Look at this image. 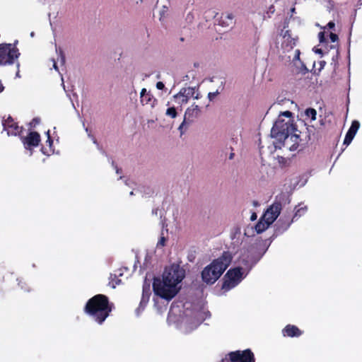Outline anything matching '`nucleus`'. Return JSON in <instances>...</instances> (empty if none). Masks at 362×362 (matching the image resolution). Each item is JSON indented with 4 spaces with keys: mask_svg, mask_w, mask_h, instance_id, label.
<instances>
[{
    "mask_svg": "<svg viewBox=\"0 0 362 362\" xmlns=\"http://www.w3.org/2000/svg\"><path fill=\"white\" fill-rule=\"evenodd\" d=\"M221 362H256V359L252 350L247 349L229 352Z\"/></svg>",
    "mask_w": 362,
    "mask_h": 362,
    "instance_id": "obj_7",
    "label": "nucleus"
},
{
    "mask_svg": "<svg viewBox=\"0 0 362 362\" xmlns=\"http://www.w3.org/2000/svg\"><path fill=\"white\" fill-rule=\"evenodd\" d=\"M151 294V293L150 284L145 283L143 285L142 297L141 298H145L149 300Z\"/></svg>",
    "mask_w": 362,
    "mask_h": 362,
    "instance_id": "obj_20",
    "label": "nucleus"
},
{
    "mask_svg": "<svg viewBox=\"0 0 362 362\" xmlns=\"http://www.w3.org/2000/svg\"><path fill=\"white\" fill-rule=\"evenodd\" d=\"M316 52H317V53H322V50H321L320 49H317V50L316 51Z\"/></svg>",
    "mask_w": 362,
    "mask_h": 362,
    "instance_id": "obj_44",
    "label": "nucleus"
},
{
    "mask_svg": "<svg viewBox=\"0 0 362 362\" xmlns=\"http://www.w3.org/2000/svg\"><path fill=\"white\" fill-rule=\"evenodd\" d=\"M114 305L107 296L97 294L90 298L86 303L83 311L99 325H102L111 313Z\"/></svg>",
    "mask_w": 362,
    "mask_h": 362,
    "instance_id": "obj_2",
    "label": "nucleus"
},
{
    "mask_svg": "<svg viewBox=\"0 0 362 362\" xmlns=\"http://www.w3.org/2000/svg\"><path fill=\"white\" fill-rule=\"evenodd\" d=\"M243 268L238 267L230 269L223 277L222 290L228 291L235 287L243 279Z\"/></svg>",
    "mask_w": 362,
    "mask_h": 362,
    "instance_id": "obj_6",
    "label": "nucleus"
},
{
    "mask_svg": "<svg viewBox=\"0 0 362 362\" xmlns=\"http://www.w3.org/2000/svg\"><path fill=\"white\" fill-rule=\"evenodd\" d=\"M4 90V86L2 84L1 81H0V93L3 92Z\"/></svg>",
    "mask_w": 362,
    "mask_h": 362,
    "instance_id": "obj_40",
    "label": "nucleus"
},
{
    "mask_svg": "<svg viewBox=\"0 0 362 362\" xmlns=\"http://www.w3.org/2000/svg\"><path fill=\"white\" fill-rule=\"evenodd\" d=\"M354 136H355L354 134L347 132L344 140V144L349 145L352 141Z\"/></svg>",
    "mask_w": 362,
    "mask_h": 362,
    "instance_id": "obj_25",
    "label": "nucleus"
},
{
    "mask_svg": "<svg viewBox=\"0 0 362 362\" xmlns=\"http://www.w3.org/2000/svg\"><path fill=\"white\" fill-rule=\"evenodd\" d=\"M272 223H269L267 220H265L264 217H262L257 223L255 225V230L257 233L264 232Z\"/></svg>",
    "mask_w": 362,
    "mask_h": 362,
    "instance_id": "obj_19",
    "label": "nucleus"
},
{
    "mask_svg": "<svg viewBox=\"0 0 362 362\" xmlns=\"http://www.w3.org/2000/svg\"><path fill=\"white\" fill-rule=\"evenodd\" d=\"M329 38L332 42H334L338 40V35L335 33H330Z\"/></svg>",
    "mask_w": 362,
    "mask_h": 362,
    "instance_id": "obj_27",
    "label": "nucleus"
},
{
    "mask_svg": "<svg viewBox=\"0 0 362 362\" xmlns=\"http://www.w3.org/2000/svg\"><path fill=\"white\" fill-rule=\"evenodd\" d=\"M256 218H257V215H256V214H255V213H254V214L252 215V216H251V219H252V220H255V219H256Z\"/></svg>",
    "mask_w": 362,
    "mask_h": 362,
    "instance_id": "obj_43",
    "label": "nucleus"
},
{
    "mask_svg": "<svg viewBox=\"0 0 362 362\" xmlns=\"http://www.w3.org/2000/svg\"><path fill=\"white\" fill-rule=\"evenodd\" d=\"M166 238L163 236V233L162 232L161 236L158 242L157 245L163 247L165 245Z\"/></svg>",
    "mask_w": 362,
    "mask_h": 362,
    "instance_id": "obj_26",
    "label": "nucleus"
},
{
    "mask_svg": "<svg viewBox=\"0 0 362 362\" xmlns=\"http://www.w3.org/2000/svg\"><path fill=\"white\" fill-rule=\"evenodd\" d=\"M40 123V119L39 118H33L32 122H30V125L35 126L36 124Z\"/></svg>",
    "mask_w": 362,
    "mask_h": 362,
    "instance_id": "obj_35",
    "label": "nucleus"
},
{
    "mask_svg": "<svg viewBox=\"0 0 362 362\" xmlns=\"http://www.w3.org/2000/svg\"><path fill=\"white\" fill-rule=\"evenodd\" d=\"M185 276V271L179 264H172L166 268L163 274V279L155 277L153 290L156 295L165 300H171L178 293L176 286Z\"/></svg>",
    "mask_w": 362,
    "mask_h": 362,
    "instance_id": "obj_1",
    "label": "nucleus"
},
{
    "mask_svg": "<svg viewBox=\"0 0 362 362\" xmlns=\"http://www.w3.org/2000/svg\"><path fill=\"white\" fill-rule=\"evenodd\" d=\"M280 116L281 117L286 116V117H288L289 119H291V117L292 116V113L290 111H285V112H282V114Z\"/></svg>",
    "mask_w": 362,
    "mask_h": 362,
    "instance_id": "obj_34",
    "label": "nucleus"
},
{
    "mask_svg": "<svg viewBox=\"0 0 362 362\" xmlns=\"http://www.w3.org/2000/svg\"><path fill=\"white\" fill-rule=\"evenodd\" d=\"M114 279H115V281H112V288H115L116 285H119L121 283V280L118 279L116 276V275L114 276Z\"/></svg>",
    "mask_w": 362,
    "mask_h": 362,
    "instance_id": "obj_30",
    "label": "nucleus"
},
{
    "mask_svg": "<svg viewBox=\"0 0 362 362\" xmlns=\"http://www.w3.org/2000/svg\"><path fill=\"white\" fill-rule=\"evenodd\" d=\"M298 37H293L290 30H286L284 35V42L282 46L288 51L291 50L296 45Z\"/></svg>",
    "mask_w": 362,
    "mask_h": 362,
    "instance_id": "obj_13",
    "label": "nucleus"
},
{
    "mask_svg": "<svg viewBox=\"0 0 362 362\" xmlns=\"http://www.w3.org/2000/svg\"><path fill=\"white\" fill-rule=\"evenodd\" d=\"M24 147L26 149H32L33 148L38 146L41 139L40 135L37 132H30L26 136H20Z\"/></svg>",
    "mask_w": 362,
    "mask_h": 362,
    "instance_id": "obj_10",
    "label": "nucleus"
},
{
    "mask_svg": "<svg viewBox=\"0 0 362 362\" xmlns=\"http://www.w3.org/2000/svg\"><path fill=\"white\" fill-rule=\"evenodd\" d=\"M300 54V50L299 49H296V55H295L293 59H299Z\"/></svg>",
    "mask_w": 362,
    "mask_h": 362,
    "instance_id": "obj_39",
    "label": "nucleus"
},
{
    "mask_svg": "<svg viewBox=\"0 0 362 362\" xmlns=\"http://www.w3.org/2000/svg\"><path fill=\"white\" fill-rule=\"evenodd\" d=\"M186 88H182L178 93L174 95L175 101H177L180 104L187 103L189 100L188 95L189 94V93H187V94H186Z\"/></svg>",
    "mask_w": 362,
    "mask_h": 362,
    "instance_id": "obj_17",
    "label": "nucleus"
},
{
    "mask_svg": "<svg viewBox=\"0 0 362 362\" xmlns=\"http://www.w3.org/2000/svg\"><path fill=\"white\" fill-rule=\"evenodd\" d=\"M53 67L55 70L58 71V66L57 65V63L54 61Z\"/></svg>",
    "mask_w": 362,
    "mask_h": 362,
    "instance_id": "obj_41",
    "label": "nucleus"
},
{
    "mask_svg": "<svg viewBox=\"0 0 362 362\" xmlns=\"http://www.w3.org/2000/svg\"><path fill=\"white\" fill-rule=\"evenodd\" d=\"M234 16L232 13H223L219 20V25L222 26H229L233 24Z\"/></svg>",
    "mask_w": 362,
    "mask_h": 362,
    "instance_id": "obj_18",
    "label": "nucleus"
},
{
    "mask_svg": "<svg viewBox=\"0 0 362 362\" xmlns=\"http://www.w3.org/2000/svg\"><path fill=\"white\" fill-rule=\"evenodd\" d=\"M307 211V207L306 206H304V207H300L298 209H296V212H295V214L293 216V218L296 221L297 220V217H300L303 215L305 214V213Z\"/></svg>",
    "mask_w": 362,
    "mask_h": 362,
    "instance_id": "obj_22",
    "label": "nucleus"
},
{
    "mask_svg": "<svg viewBox=\"0 0 362 362\" xmlns=\"http://www.w3.org/2000/svg\"><path fill=\"white\" fill-rule=\"evenodd\" d=\"M16 66H17V71H16V76L17 78H21L20 70H19V67H20L19 62H17Z\"/></svg>",
    "mask_w": 362,
    "mask_h": 362,
    "instance_id": "obj_38",
    "label": "nucleus"
},
{
    "mask_svg": "<svg viewBox=\"0 0 362 362\" xmlns=\"http://www.w3.org/2000/svg\"><path fill=\"white\" fill-rule=\"evenodd\" d=\"M234 156H235L234 153H233V152L230 153L229 155V159L232 160L234 158Z\"/></svg>",
    "mask_w": 362,
    "mask_h": 362,
    "instance_id": "obj_42",
    "label": "nucleus"
},
{
    "mask_svg": "<svg viewBox=\"0 0 362 362\" xmlns=\"http://www.w3.org/2000/svg\"><path fill=\"white\" fill-rule=\"evenodd\" d=\"M117 173H119V170L118 168H117Z\"/></svg>",
    "mask_w": 362,
    "mask_h": 362,
    "instance_id": "obj_45",
    "label": "nucleus"
},
{
    "mask_svg": "<svg viewBox=\"0 0 362 362\" xmlns=\"http://www.w3.org/2000/svg\"><path fill=\"white\" fill-rule=\"evenodd\" d=\"M291 11H292V12H294L295 8H292V9H291Z\"/></svg>",
    "mask_w": 362,
    "mask_h": 362,
    "instance_id": "obj_46",
    "label": "nucleus"
},
{
    "mask_svg": "<svg viewBox=\"0 0 362 362\" xmlns=\"http://www.w3.org/2000/svg\"><path fill=\"white\" fill-rule=\"evenodd\" d=\"M156 88L158 90H163L165 88V85H164V83L163 82L158 81L156 83Z\"/></svg>",
    "mask_w": 362,
    "mask_h": 362,
    "instance_id": "obj_32",
    "label": "nucleus"
},
{
    "mask_svg": "<svg viewBox=\"0 0 362 362\" xmlns=\"http://www.w3.org/2000/svg\"><path fill=\"white\" fill-rule=\"evenodd\" d=\"M46 134H47V139L46 142L49 144V146H51L52 145V144H53V140L51 138L49 130H48Z\"/></svg>",
    "mask_w": 362,
    "mask_h": 362,
    "instance_id": "obj_28",
    "label": "nucleus"
},
{
    "mask_svg": "<svg viewBox=\"0 0 362 362\" xmlns=\"http://www.w3.org/2000/svg\"><path fill=\"white\" fill-rule=\"evenodd\" d=\"M303 334V332L296 325H287L282 329V334L287 337H298Z\"/></svg>",
    "mask_w": 362,
    "mask_h": 362,
    "instance_id": "obj_14",
    "label": "nucleus"
},
{
    "mask_svg": "<svg viewBox=\"0 0 362 362\" xmlns=\"http://www.w3.org/2000/svg\"><path fill=\"white\" fill-rule=\"evenodd\" d=\"M2 125L4 130L7 132L8 136H21L23 127H19L11 116H8L6 119L2 122Z\"/></svg>",
    "mask_w": 362,
    "mask_h": 362,
    "instance_id": "obj_9",
    "label": "nucleus"
},
{
    "mask_svg": "<svg viewBox=\"0 0 362 362\" xmlns=\"http://www.w3.org/2000/svg\"><path fill=\"white\" fill-rule=\"evenodd\" d=\"M232 255L224 251L217 259H214L202 272V279L207 284H214L225 272L232 261Z\"/></svg>",
    "mask_w": 362,
    "mask_h": 362,
    "instance_id": "obj_3",
    "label": "nucleus"
},
{
    "mask_svg": "<svg viewBox=\"0 0 362 362\" xmlns=\"http://www.w3.org/2000/svg\"><path fill=\"white\" fill-rule=\"evenodd\" d=\"M141 103L143 105H153L154 103V101L156 100L155 98H153V95L150 93V92H147L146 88H143L141 91Z\"/></svg>",
    "mask_w": 362,
    "mask_h": 362,
    "instance_id": "obj_16",
    "label": "nucleus"
},
{
    "mask_svg": "<svg viewBox=\"0 0 362 362\" xmlns=\"http://www.w3.org/2000/svg\"><path fill=\"white\" fill-rule=\"evenodd\" d=\"M201 110L198 105H192V107H189L187 109L185 114V119L183 122L179 127V129H182L184 126L185 122L186 119L192 120L194 118H196L199 115Z\"/></svg>",
    "mask_w": 362,
    "mask_h": 362,
    "instance_id": "obj_15",
    "label": "nucleus"
},
{
    "mask_svg": "<svg viewBox=\"0 0 362 362\" xmlns=\"http://www.w3.org/2000/svg\"><path fill=\"white\" fill-rule=\"evenodd\" d=\"M216 94H218L217 91L215 93H209L208 95L209 100H213L214 98V97L216 95Z\"/></svg>",
    "mask_w": 362,
    "mask_h": 362,
    "instance_id": "obj_37",
    "label": "nucleus"
},
{
    "mask_svg": "<svg viewBox=\"0 0 362 362\" xmlns=\"http://www.w3.org/2000/svg\"><path fill=\"white\" fill-rule=\"evenodd\" d=\"M300 139L299 135L294 133L286 136V138L282 139V140H278L274 141L275 148H286V149L293 151L297 150L299 146Z\"/></svg>",
    "mask_w": 362,
    "mask_h": 362,
    "instance_id": "obj_8",
    "label": "nucleus"
},
{
    "mask_svg": "<svg viewBox=\"0 0 362 362\" xmlns=\"http://www.w3.org/2000/svg\"><path fill=\"white\" fill-rule=\"evenodd\" d=\"M318 37L320 42H325V35L324 32H320L318 34Z\"/></svg>",
    "mask_w": 362,
    "mask_h": 362,
    "instance_id": "obj_29",
    "label": "nucleus"
},
{
    "mask_svg": "<svg viewBox=\"0 0 362 362\" xmlns=\"http://www.w3.org/2000/svg\"><path fill=\"white\" fill-rule=\"evenodd\" d=\"M281 211V204L280 202H274L263 214L262 217L269 221V223L273 222L277 218Z\"/></svg>",
    "mask_w": 362,
    "mask_h": 362,
    "instance_id": "obj_11",
    "label": "nucleus"
},
{
    "mask_svg": "<svg viewBox=\"0 0 362 362\" xmlns=\"http://www.w3.org/2000/svg\"><path fill=\"white\" fill-rule=\"evenodd\" d=\"M148 300H148L145 298H141V300L140 302V307L145 306L148 303Z\"/></svg>",
    "mask_w": 362,
    "mask_h": 362,
    "instance_id": "obj_33",
    "label": "nucleus"
},
{
    "mask_svg": "<svg viewBox=\"0 0 362 362\" xmlns=\"http://www.w3.org/2000/svg\"><path fill=\"white\" fill-rule=\"evenodd\" d=\"M59 56H60V62L62 64H65V56L63 53L62 51H60V53H59Z\"/></svg>",
    "mask_w": 362,
    "mask_h": 362,
    "instance_id": "obj_31",
    "label": "nucleus"
},
{
    "mask_svg": "<svg viewBox=\"0 0 362 362\" xmlns=\"http://www.w3.org/2000/svg\"><path fill=\"white\" fill-rule=\"evenodd\" d=\"M165 114H166L167 116H169L171 118L176 117V116L177 115L176 109L174 107H171L168 108L167 110H166Z\"/></svg>",
    "mask_w": 362,
    "mask_h": 362,
    "instance_id": "obj_24",
    "label": "nucleus"
},
{
    "mask_svg": "<svg viewBox=\"0 0 362 362\" xmlns=\"http://www.w3.org/2000/svg\"><path fill=\"white\" fill-rule=\"evenodd\" d=\"M295 129L293 121L291 119L285 121L281 116H279L272 128L271 136L277 141L292 134Z\"/></svg>",
    "mask_w": 362,
    "mask_h": 362,
    "instance_id": "obj_4",
    "label": "nucleus"
},
{
    "mask_svg": "<svg viewBox=\"0 0 362 362\" xmlns=\"http://www.w3.org/2000/svg\"><path fill=\"white\" fill-rule=\"evenodd\" d=\"M20 54L18 49L12 44H0V66L13 64Z\"/></svg>",
    "mask_w": 362,
    "mask_h": 362,
    "instance_id": "obj_5",
    "label": "nucleus"
},
{
    "mask_svg": "<svg viewBox=\"0 0 362 362\" xmlns=\"http://www.w3.org/2000/svg\"><path fill=\"white\" fill-rule=\"evenodd\" d=\"M327 27L329 29H334L335 28V23L333 21H330L327 23Z\"/></svg>",
    "mask_w": 362,
    "mask_h": 362,
    "instance_id": "obj_36",
    "label": "nucleus"
},
{
    "mask_svg": "<svg viewBox=\"0 0 362 362\" xmlns=\"http://www.w3.org/2000/svg\"><path fill=\"white\" fill-rule=\"evenodd\" d=\"M305 115L307 117H310L312 120L316 119L317 112L313 108H308L305 110Z\"/></svg>",
    "mask_w": 362,
    "mask_h": 362,
    "instance_id": "obj_23",
    "label": "nucleus"
},
{
    "mask_svg": "<svg viewBox=\"0 0 362 362\" xmlns=\"http://www.w3.org/2000/svg\"><path fill=\"white\" fill-rule=\"evenodd\" d=\"M293 221L295 220L291 216H285L280 218L275 224V233L276 235L285 232Z\"/></svg>",
    "mask_w": 362,
    "mask_h": 362,
    "instance_id": "obj_12",
    "label": "nucleus"
},
{
    "mask_svg": "<svg viewBox=\"0 0 362 362\" xmlns=\"http://www.w3.org/2000/svg\"><path fill=\"white\" fill-rule=\"evenodd\" d=\"M359 127H360L359 122L357 120H354L351 123V125L349 129L348 130V132L351 133L355 136L357 131L358 130Z\"/></svg>",
    "mask_w": 362,
    "mask_h": 362,
    "instance_id": "obj_21",
    "label": "nucleus"
}]
</instances>
